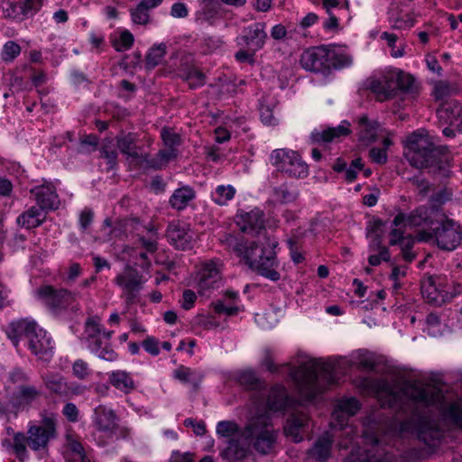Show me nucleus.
I'll return each instance as SVG.
<instances>
[{
  "label": "nucleus",
  "instance_id": "f257e3e1",
  "mask_svg": "<svg viewBox=\"0 0 462 462\" xmlns=\"http://www.w3.org/2000/svg\"><path fill=\"white\" fill-rule=\"evenodd\" d=\"M239 383L249 390L251 403L256 414L248 419L239 435L256 452L267 455L273 452L277 441L278 431L272 423L271 413L284 414L294 404L287 389L282 384L272 387L265 395L263 382H261L252 370L239 373Z\"/></svg>",
  "mask_w": 462,
  "mask_h": 462
},
{
  "label": "nucleus",
  "instance_id": "f03ea898",
  "mask_svg": "<svg viewBox=\"0 0 462 462\" xmlns=\"http://www.w3.org/2000/svg\"><path fill=\"white\" fill-rule=\"evenodd\" d=\"M403 394L412 402L415 411L410 420L401 425L402 431H411L430 448H434L442 437V431L433 419V413L442 414L446 419L462 429V399L445 408L444 395L439 388L420 383H407Z\"/></svg>",
  "mask_w": 462,
  "mask_h": 462
},
{
  "label": "nucleus",
  "instance_id": "7ed1b4c3",
  "mask_svg": "<svg viewBox=\"0 0 462 462\" xmlns=\"http://www.w3.org/2000/svg\"><path fill=\"white\" fill-rule=\"evenodd\" d=\"M99 238L105 242L116 241V238L122 240L128 234H135L139 238L140 245L136 248H125V256L130 258L148 259L153 257V254L158 250L157 234L153 227L143 226L135 218L118 221L115 226L111 225L109 219H106L100 229Z\"/></svg>",
  "mask_w": 462,
  "mask_h": 462
},
{
  "label": "nucleus",
  "instance_id": "20e7f679",
  "mask_svg": "<svg viewBox=\"0 0 462 462\" xmlns=\"http://www.w3.org/2000/svg\"><path fill=\"white\" fill-rule=\"evenodd\" d=\"M337 366L331 362L309 360L291 369L290 376L298 393L306 400H312L327 387L337 383Z\"/></svg>",
  "mask_w": 462,
  "mask_h": 462
},
{
  "label": "nucleus",
  "instance_id": "39448f33",
  "mask_svg": "<svg viewBox=\"0 0 462 462\" xmlns=\"http://www.w3.org/2000/svg\"><path fill=\"white\" fill-rule=\"evenodd\" d=\"M6 333L16 347L20 341H24L32 354L39 359L47 361L52 356L53 341L35 321L22 319L13 322Z\"/></svg>",
  "mask_w": 462,
  "mask_h": 462
},
{
  "label": "nucleus",
  "instance_id": "423d86ee",
  "mask_svg": "<svg viewBox=\"0 0 462 462\" xmlns=\"http://www.w3.org/2000/svg\"><path fill=\"white\" fill-rule=\"evenodd\" d=\"M428 221V208H420L412 212L409 217L399 213L393 218L391 225L390 245H398L405 260H412L417 254L412 251L415 240L411 236H403L402 230L403 226H422Z\"/></svg>",
  "mask_w": 462,
  "mask_h": 462
},
{
  "label": "nucleus",
  "instance_id": "0eeeda50",
  "mask_svg": "<svg viewBox=\"0 0 462 462\" xmlns=\"http://www.w3.org/2000/svg\"><path fill=\"white\" fill-rule=\"evenodd\" d=\"M435 146L424 129H419L405 141V156L416 168L428 167L433 162Z\"/></svg>",
  "mask_w": 462,
  "mask_h": 462
},
{
  "label": "nucleus",
  "instance_id": "6e6552de",
  "mask_svg": "<svg viewBox=\"0 0 462 462\" xmlns=\"http://www.w3.org/2000/svg\"><path fill=\"white\" fill-rule=\"evenodd\" d=\"M271 164L290 178L304 179L309 175V166L293 150L281 148L273 150L269 157Z\"/></svg>",
  "mask_w": 462,
  "mask_h": 462
},
{
  "label": "nucleus",
  "instance_id": "1a4fd4ad",
  "mask_svg": "<svg viewBox=\"0 0 462 462\" xmlns=\"http://www.w3.org/2000/svg\"><path fill=\"white\" fill-rule=\"evenodd\" d=\"M433 221H428L424 226H430L434 231V236L438 246L442 250L452 251L456 249L461 242L462 232L460 226L452 219L446 218L439 226L433 227Z\"/></svg>",
  "mask_w": 462,
  "mask_h": 462
},
{
  "label": "nucleus",
  "instance_id": "9d476101",
  "mask_svg": "<svg viewBox=\"0 0 462 462\" xmlns=\"http://www.w3.org/2000/svg\"><path fill=\"white\" fill-rule=\"evenodd\" d=\"M362 439L371 445V448L352 451L344 462H394L390 454L380 448V439L376 434L366 430Z\"/></svg>",
  "mask_w": 462,
  "mask_h": 462
},
{
  "label": "nucleus",
  "instance_id": "9b49d317",
  "mask_svg": "<svg viewBox=\"0 0 462 462\" xmlns=\"http://www.w3.org/2000/svg\"><path fill=\"white\" fill-rule=\"evenodd\" d=\"M361 387L369 393L374 394L383 405L393 407L400 399L397 385L384 379L365 378L361 382Z\"/></svg>",
  "mask_w": 462,
  "mask_h": 462
},
{
  "label": "nucleus",
  "instance_id": "f8f14e48",
  "mask_svg": "<svg viewBox=\"0 0 462 462\" xmlns=\"http://www.w3.org/2000/svg\"><path fill=\"white\" fill-rule=\"evenodd\" d=\"M56 421L52 417H45L39 425H31L28 429V446L33 450L44 448L51 439L54 438Z\"/></svg>",
  "mask_w": 462,
  "mask_h": 462
},
{
  "label": "nucleus",
  "instance_id": "ddd939ff",
  "mask_svg": "<svg viewBox=\"0 0 462 462\" xmlns=\"http://www.w3.org/2000/svg\"><path fill=\"white\" fill-rule=\"evenodd\" d=\"M385 231V224L380 219H373L366 226V236L369 240L370 255L368 260H389L386 247L382 245V238Z\"/></svg>",
  "mask_w": 462,
  "mask_h": 462
},
{
  "label": "nucleus",
  "instance_id": "4468645a",
  "mask_svg": "<svg viewBox=\"0 0 462 462\" xmlns=\"http://www.w3.org/2000/svg\"><path fill=\"white\" fill-rule=\"evenodd\" d=\"M447 276L429 275L421 281V294L428 302L440 306L447 302Z\"/></svg>",
  "mask_w": 462,
  "mask_h": 462
},
{
  "label": "nucleus",
  "instance_id": "2eb2a0df",
  "mask_svg": "<svg viewBox=\"0 0 462 462\" xmlns=\"http://www.w3.org/2000/svg\"><path fill=\"white\" fill-rule=\"evenodd\" d=\"M276 241L265 238V243L262 246L246 243H237L234 246L236 256L244 258V260H273L275 257Z\"/></svg>",
  "mask_w": 462,
  "mask_h": 462
},
{
  "label": "nucleus",
  "instance_id": "dca6fc26",
  "mask_svg": "<svg viewBox=\"0 0 462 462\" xmlns=\"http://www.w3.org/2000/svg\"><path fill=\"white\" fill-rule=\"evenodd\" d=\"M116 283L123 290V296L127 304L133 303L144 283L143 277L135 269L127 266L115 279Z\"/></svg>",
  "mask_w": 462,
  "mask_h": 462
},
{
  "label": "nucleus",
  "instance_id": "f3484780",
  "mask_svg": "<svg viewBox=\"0 0 462 462\" xmlns=\"http://www.w3.org/2000/svg\"><path fill=\"white\" fill-rule=\"evenodd\" d=\"M220 283L221 275L214 262L205 263L188 282V285H195L200 294L218 288Z\"/></svg>",
  "mask_w": 462,
  "mask_h": 462
},
{
  "label": "nucleus",
  "instance_id": "a211bd4d",
  "mask_svg": "<svg viewBox=\"0 0 462 462\" xmlns=\"http://www.w3.org/2000/svg\"><path fill=\"white\" fill-rule=\"evenodd\" d=\"M35 297L51 309H62L75 300V295L66 290H56L51 285H43L34 291Z\"/></svg>",
  "mask_w": 462,
  "mask_h": 462
},
{
  "label": "nucleus",
  "instance_id": "6ab92c4d",
  "mask_svg": "<svg viewBox=\"0 0 462 462\" xmlns=\"http://www.w3.org/2000/svg\"><path fill=\"white\" fill-rule=\"evenodd\" d=\"M359 409L360 403L356 398H345L339 400L332 413L334 420V421H332L333 426L345 429L346 434L352 433V427L345 428V426H347L349 417L355 415Z\"/></svg>",
  "mask_w": 462,
  "mask_h": 462
},
{
  "label": "nucleus",
  "instance_id": "aec40b11",
  "mask_svg": "<svg viewBox=\"0 0 462 462\" xmlns=\"http://www.w3.org/2000/svg\"><path fill=\"white\" fill-rule=\"evenodd\" d=\"M161 136L165 148L161 150L157 155L154 167L161 169L178 155L177 147L180 145V136L171 129L163 128Z\"/></svg>",
  "mask_w": 462,
  "mask_h": 462
},
{
  "label": "nucleus",
  "instance_id": "412c9836",
  "mask_svg": "<svg viewBox=\"0 0 462 462\" xmlns=\"http://www.w3.org/2000/svg\"><path fill=\"white\" fill-rule=\"evenodd\" d=\"M118 418L116 412L105 405H99L94 410L93 425L96 430L106 437H111L117 430Z\"/></svg>",
  "mask_w": 462,
  "mask_h": 462
},
{
  "label": "nucleus",
  "instance_id": "4be33fe9",
  "mask_svg": "<svg viewBox=\"0 0 462 462\" xmlns=\"http://www.w3.org/2000/svg\"><path fill=\"white\" fill-rule=\"evenodd\" d=\"M236 223L243 233L259 236L264 228L263 213L259 208L239 212L236 216Z\"/></svg>",
  "mask_w": 462,
  "mask_h": 462
},
{
  "label": "nucleus",
  "instance_id": "5701e85b",
  "mask_svg": "<svg viewBox=\"0 0 462 462\" xmlns=\"http://www.w3.org/2000/svg\"><path fill=\"white\" fill-rule=\"evenodd\" d=\"M310 422V417L306 413L295 411L286 420L284 434L294 442H300L308 432Z\"/></svg>",
  "mask_w": 462,
  "mask_h": 462
},
{
  "label": "nucleus",
  "instance_id": "b1692460",
  "mask_svg": "<svg viewBox=\"0 0 462 462\" xmlns=\"http://www.w3.org/2000/svg\"><path fill=\"white\" fill-rule=\"evenodd\" d=\"M37 205L42 209L56 210L60 205V200L56 192V188L51 182H44L34 187L32 190Z\"/></svg>",
  "mask_w": 462,
  "mask_h": 462
},
{
  "label": "nucleus",
  "instance_id": "393cba45",
  "mask_svg": "<svg viewBox=\"0 0 462 462\" xmlns=\"http://www.w3.org/2000/svg\"><path fill=\"white\" fill-rule=\"evenodd\" d=\"M113 331H109L102 327L98 317H91L87 319L84 330V339L88 343V347L99 344L103 340L109 341Z\"/></svg>",
  "mask_w": 462,
  "mask_h": 462
},
{
  "label": "nucleus",
  "instance_id": "a878e982",
  "mask_svg": "<svg viewBox=\"0 0 462 462\" xmlns=\"http://www.w3.org/2000/svg\"><path fill=\"white\" fill-rule=\"evenodd\" d=\"M301 66L310 71L328 69V52L325 46H319L303 52L300 58Z\"/></svg>",
  "mask_w": 462,
  "mask_h": 462
},
{
  "label": "nucleus",
  "instance_id": "bb28decb",
  "mask_svg": "<svg viewBox=\"0 0 462 462\" xmlns=\"http://www.w3.org/2000/svg\"><path fill=\"white\" fill-rule=\"evenodd\" d=\"M264 28L265 24L263 23H255L245 27L243 35L238 38V43L241 44V41H243L252 52L262 49L267 38Z\"/></svg>",
  "mask_w": 462,
  "mask_h": 462
},
{
  "label": "nucleus",
  "instance_id": "cd10ccee",
  "mask_svg": "<svg viewBox=\"0 0 462 462\" xmlns=\"http://www.w3.org/2000/svg\"><path fill=\"white\" fill-rule=\"evenodd\" d=\"M166 236L173 246L181 250L189 248L192 240L190 231L184 224L179 222L169 225Z\"/></svg>",
  "mask_w": 462,
  "mask_h": 462
},
{
  "label": "nucleus",
  "instance_id": "c85d7f7f",
  "mask_svg": "<svg viewBox=\"0 0 462 462\" xmlns=\"http://www.w3.org/2000/svg\"><path fill=\"white\" fill-rule=\"evenodd\" d=\"M332 442L333 439L328 433L319 438L313 447L308 450L306 462H326L330 456Z\"/></svg>",
  "mask_w": 462,
  "mask_h": 462
},
{
  "label": "nucleus",
  "instance_id": "c756f323",
  "mask_svg": "<svg viewBox=\"0 0 462 462\" xmlns=\"http://www.w3.org/2000/svg\"><path fill=\"white\" fill-rule=\"evenodd\" d=\"M42 396V391L32 384H21L17 387L16 391L13 393L12 400L14 405L21 407H28L32 402H36Z\"/></svg>",
  "mask_w": 462,
  "mask_h": 462
},
{
  "label": "nucleus",
  "instance_id": "7c9ffc66",
  "mask_svg": "<svg viewBox=\"0 0 462 462\" xmlns=\"http://www.w3.org/2000/svg\"><path fill=\"white\" fill-rule=\"evenodd\" d=\"M349 123L347 121H343L337 127H328L326 129H316L311 134V138L314 142L317 143H328L335 140H339L342 137H345L349 134Z\"/></svg>",
  "mask_w": 462,
  "mask_h": 462
},
{
  "label": "nucleus",
  "instance_id": "2f4dec72",
  "mask_svg": "<svg viewBox=\"0 0 462 462\" xmlns=\"http://www.w3.org/2000/svg\"><path fill=\"white\" fill-rule=\"evenodd\" d=\"M42 381L51 392L59 395L79 394L82 392L80 386H69L64 378L60 374H45L42 376Z\"/></svg>",
  "mask_w": 462,
  "mask_h": 462
},
{
  "label": "nucleus",
  "instance_id": "473e14b6",
  "mask_svg": "<svg viewBox=\"0 0 462 462\" xmlns=\"http://www.w3.org/2000/svg\"><path fill=\"white\" fill-rule=\"evenodd\" d=\"M325 49L328 52V69L344 68L352 63V59L344 47L328 45Z\"/></svg>",
  "mask_w": 462,
  "mask_h": 462
},
{
  "label": "nucleus",
  "instance_id": "72a5a7b5",
  "mask_svg": "<svg viewBox=\"0 0 462 462\" xmlns=\"http://www.w3.org/2000/svg\"><path fill=\"white\" fill-rule=\"evenodd\" d=\"M359 139L364 143L368 144L375 140L377 136H383L384 131L381 129L380 125L375 121H369L367 118L363 117L358 125Z\"/></svg>",
  "mask_w": 462,
  "mask_h": 462
},
{
  "label": "nucleus",
  "instance_id": "f704fd0d",
  "mask_svg": "<svg viewBox=\"0 0 462 462\" xmlns=\"http://www.w3.org/2000/svg\"><path fill=\"white\" fill-rule=\"evenodd\" d=\"M173 377L184 384L197 389L204 377L202 372L198 369H192L184 365L177 367L173 373Z\"/></svg>",
  "mask_w": 462,
  "mask_h": 462
},
{
  "label": "nucleus",
  "instance_id": "c9c22d12",
  "mask_svg": "<svg viewBox=\"0 0 462 462\" xmlns=\"http://www.w3.org/2000/svg\"><path fill=\"white\" fill-rule=\"evenodd\" d=\"M45 209L40 207H31L17 218V223L27 229L39 226L45 219Z\"/></svg>",
  "mask_w": 462,
  "mask_h": 462
},
{
  "label": "nucleus",
  "instance_id": "e433bc0d",
  "mask_svg": "<svg viewBox=\"0 0 462 462\" xmlns=\"http://www.w3.org/2000/svg\"><path fill=\"white\" fill-rule=\"evenodd\" d=\"M248 268L257 274L276 282L281 275L278 272V262H245Z\"/></svg>",
  "mask_w": 462,
  "mask_h": 462
},
{
  "label": "nucleus",
  "instance_id": "4c0bfd02",
  "mask_svg": "<svg viewBox=\"0 0 462 462\" xmlns=\"http://www.w3.org/2000/svg\"><path fill=\"white\" fill-rule=\"evenodd\" d=\"M108 380L115 388L125 393H129L135 388V383L131 374L123 370L110 373Z\"/></svg>",
  "mask_w": 462,
  "mask_h": 462
},
{
  "label": "nucleus",
  "instance_id": "58836bf2",
  "mask_svg": "<svg viewBox=\"0 0 462 462\" xmlns=\"http://www.w3.org/2000/svg\"><path fill=\"white\" fill-rule=\"evenodd\" d=\"M440 118H445L450 126L462 133V104L453 103L439 111Z\"/></svg>",
  "mask_w": 462,
  "mask_h": 462
},
{
  "label": "nucleus",
  "instance_id": "ea45409f",
  "mask_svg": "<svg viewBox=\"0 0 462 462\" xmlns=\"http://www.w3.org/2000/svg\"><path fill=\"white\" fill-rule=\"evenodd\" d=\"M195 198V191L189 186H182L173 192L170 199V204L178 210L185 208Z\"/></svg>",
  "mask_w": 462,
  "mask_h": 462
},
{
  "label": "nucleus",
  "instance_id": "a19ab883",
  "mask_svg": "<svg viewBox=\"0 0 462 462\" xmlns=\"http://www.w3.org/2000/svg\"><path fill=\"white\" fill-rule=\"evenodd\" d=\"M275 102L269 97H263L260 101V118L266 125H275L278 123L277 118L273 115Z\"/></svg>",
  "mask_w": 462,
  "mask_h": 462
},
{
  "label": "nucleus",
  "instance_id": "79ce46f5",
  "mask_svg": "<svg viewBox=\"0 0 462 462\" xmlns=\"http://www.w3.org/2000/svg\"><path fill=\"white\" fill-rule=\"evenodd\" d=\"M66 447L71 451L75 462H90L85 454L79 439L76 435L72 433L66 435Z\"/></svg>",
  "mask_w": 462,
  "mask_h": 462
},
{
  "label": "nucleus",
  "instance_id": "37998d69",
  "mask_svg": "<svg viewBox=\"0 0 462 462\" xmlns=\"http://www.w3.org/2000/svg\"><path fill=\"white\" fill-rule=\"evenodd\" d=\"M235 194L236 189L232 185H218L211 193V198L216 204L224 206L233 199Z\"/></svg>",
  "mask_w": 462,
  "mask_h": 462
},
{
  "label": "nucleus",
  "instance_id": "c03bdc74",
  "mask_svg": "<svg viewBox=\"0 0 462 462\" xmlns=\"http://www.w3.org/2000/svg\"><path fill=\"white\" fill-rule=\"evenodd\" d=\"M383 148L374 147L370 150L371 160L379 164H383L387 162V149L392 145L393 142L390 135L387 134L383 137Z\"/></svg>",
  "mask_w": 462,
  "mask_h": 462
},
{
  "label": "nucleus",
  "instance_id": "a18cd8bd",
  "mask_svg": "<svg viewBox=\"0 0 462 462\" xmlns=\"http://www.w3.org/2000/svg\"><path fill=\"white\" fill-rule=\"evenodd\" d=\"M134 143L135 136L133 134H128L118 137L117 146L122 153L126 154L128 157L136 158L138 154Z\"/></svg>",
  "mask_w": 462,
  "mask_h": 462
},
{
  "label": "nucleus",
  "instance_id": "49530a36",
  "mask_svg": "<svg viewBox=\"0 0 462 462\" xmlns=\"http://www.w3.org/2000/svg\"><path fill=\"white\" fill-rule=\"evenodd\" d=\"M166 54V45L163 43L158 44L151 48L146 56V66L149 69L154 68L159 65Z\"/></svg>",
  "mask_w": 462,
  "mask_h": 462
},
{
  "label": "nucleus",
  "instance_id": "de8ad7c7",
  "mask_svg": "<svg viewBox=\"0 0 462 462\" xmlns=\"http://www.w3.org/2000/svg\"><path fill=\"white\" fill-rule=\"evenodd\" d=\"M112 42L117 51H125L133 45L134 36L129 31L123 30L118 35H115Z\"/></svg>",
  "mask_w": 462,
  "mask_h": 462
},
{
  "label": "nucleus",
  "instance_id": "09e8293b",
  "mask_svg": "<svg viewBox=\"0 0 462 462\" xmlns=\"http://www.w3.org/2000/svg\"><path fill=\"white\" fill-rule=\"evenodd\" d=\"M387 86L382 76L378 79H373L369 82V88L376 95L379 100H384L393 95Z\"/></svg>",
  "mask_w": 462,
  "mask_h": 462
},
{
  "label": "nucleus",
  "instance_id": "8fccbe9b",
  "mask_svg": "<svg viewBox=\"0 0 462 462\" xmlns=\"http://www.w3.org/2000/svg\"><path fill=\"white\" fill-rule=\"evenodd\" d=\"M443 325L440 321L439 317L435 313H430L426 319V328L428 335L431 337H439L442 335Z\"/></svg>",
  "mask_w": 462,
  "mask_h": 462
},
{
  "label": "nucleus",
  "instance_id": "3c124183",
  "mask_svg": "<svg viewBox=\"0 0 462 462\" xmlns=\"http://www.w3.org/2000/svg\"><path fill=\"white\" fill-rule=\"evenodd\" d=\"M108 341L103 340L99 344L92 346L90 350L95 353L99 358L106 361H115L117 357L116 353L106 343Z\"/></svg>",
  "mask_w": 462,
  "mask_h": 462
},
{
  "label": "nucleus",
  "instance_id": "603ef678",
  "mask_svg": "<svg viewBox=\"0 0 462 462\" xmlns=\"http://www.w3.org/2000/svg\"><path fill=\"white\" fill-rule=\"evenodd\" d=\"M392 271L390 279L393 281V288L397 291L401 287V280L403 279L408 271V266L405 263L402 264H392Z\"/></svg>",
  "mask_w": 462,
  "mask_h": 462
},
{
  "label": "nucleus",
  "instance_id": "864d4df0",
  "mask_svg": "<svg viewBox=\"0 0 462 462\" xmlns=\"http://www.w3.org/2000/svg\"><path fill=\"white\" fill-rule=\"evenodd\" d=\"M21 53V47L14 41H8L5 43L1 56L4 61L11 62Z\"/></svg>",
  "mask_w": 462,
  "mask_h": 462
},
{
  "label": "nucleus",
  "instance_id": "5fc2aeb1",
  "mask_svg": "<svg viewBox=\"0 0 462 462\" xmlns=\"http://www.w3.org/2000/svg\"><path fill=\"white\" fill-rule=\"evenodd\" d=\"M184 80L188 82L190 88H199L205 83L204 74L195 68L189 69L187 72L182 75Z\"/></svg>",
  "mask_w": 462,
  "mask_h": 462
},
{
  "label": "nucleus",
  "instance_id": "6e6d98bb",
  "mask_svg": "<svg viewBox=\"0 0 462 462\" xmlns=\"http://www.w3.org/2000/svg\"><path fill=\"white\" fill-rule=\"evenodd\" d=\"M231 459L237 460L245 457L248 454V447L241 446L237 441L232 439L226 450Z\"/></svg>",
  "mask_w": 462,
  "mask_h": 462
},
{
  "label": "nucleus",
  "instance_id": "4d7b16f0",
  "mask_svg": "<svg viewBox=\"0 0 462 462\" xmlns=\"http://www.w3.org/2000/svg\"><path fill=\"white\" fill-rule=\"evenodd\" d=\"M26 444H28V436L26 437L23 433L14 435L13 448L19 459H22L26 454Z\"/></svg>",
  "mask_w": 462,
  "mask_h": 462
},
{
  "label": "nucleus",
  "instance_id": "13d9d810",
  "mask_svg": "<svg viewBox=\"0 0 462 462\" xmlns=\"http://www.w3.org/2000/svg\"><path fill=\"white\" fill-rule=\"evenodd\" d=\"M238 431V425L234 421L222 420L217 425V433L222 437H231Z\"/></svg>",
  "mask_w": 462,
  "mask_h": 462
},
{
  "label": "nucleus",
  "instance_id": "bf43d9fd",
  "mask_svg": "<svg viewBox=\"0 0 462 462\" xmlns=\"http://www.w3.org/2000/svg\"><path fill=\"white\" fill-rule=\"evenodd\" d=\"M149 9L143 6L141 3L132 10L131 17L136 24H145L149 21Z\"/></svg>",
  "mask_w": 462,
  "mask_h": 462
},
{
  "label": "nucleus",
  "instance_id": "052dcab7",
  "mask_svg": "<svg viewBox=\"0 0 462 462\" xmlns=\"http://www.w3.org/2000/svg\"><path fill=\"white\" fill-rule=\"evenodd\" d=\"M384 79V82L388 88H390L392 94L398 89V69H390L384 71L382 75Z\"/></svg>",
  "mask_w": 462,
  "mask_h": 462
},
{
  "label": "nucleus",
  "instance_id": "680f3d73",
  "mask_svg": "<svg viewBox=\"0 0 462 462\" xmlns=\"http://www.w3.org/2000/svg\"><path fill=\"white\" fill-rule=\"evenodd\" d=\"M72 371L73 374L79 379H86L91 374V370L89 369L88 364L81 359L74 362Z\"/></svg>",
  "mask_w": 462,
  "mask_h": 462
},
{
  "label": "nucleus",
  "instance_id": "e2e57ef3",
  "mask_svg": "<svg viewBox=\"0 0 462 462\" xmlns=\"http://www.w3.org/2000/svg\"><path fill=\"white\" fill-rule=\"evenodd\" d=\"M398 89L402 91H411L415 83L414 78L407 73L398 69Z\"/></svg>",
  "mask_w": 462,
  "mask_h": 462
},
{
  "label": "nucleus",
  "instance_id": "0e129e2a",
  "mask_svg": "<svg viewBox=\"0 0 462 462\" xmlns=\"http://www.w3.org/2000/svg\"><path fill=\"white\" fill-rule=\"evenodd\" d=\"M143 347L152 356H158L160 354V341L154 337H147L143 341Z\"/></svg>",
  "mask_w": 462,
  "mask_h": 462
},
{
  "label": "nucleus",
  "instance_id": "69168bd1",
  "mask_svg": "<svg viewBox=\"0 0 462 462\" xmlns=\"http://www.w3.org/2000/svg\"><path fill=\"white\" fill-rule=\"evenodd\" d=\"M363 164L361 159H356L352 162L349 167H346L344 173L345 178L348 182H352L356 178L358 171L362 170Z\"/></svg>",
  "mask_w": 462,
  "mask_h": 462
},
{
  "label": "nucleus",
  "instance_id": "338daca9",
  "mask_svg": "<svg viewBox=\"0 0 462 462\" xmlns=\"http://www.w3.org/2000/svg\"><path fill=\"white\" fill-rule=\"evenodd\" d=\"M9 381L13 383H18L21 384H26V383L29 381L28 374L21 368H14L9 373Z\"/></svg>",
  "mask_w": 462,
  "mask_h": 462
},
{
  "label": "nucleus",
  "instance_id": "774afa93",
  "mask_svg": "<svg viewBox=\"0 0 462 462\" xmlns=\"http://www.w3.org/2000/svg\"><path fill=\"white\" fill-rule=\"evenodd\" d=\"M391 23L395 29H409L414 25L415 20L411 15L406 14L402 18H392Z\"/></svg>",
  "mask_w": 462,
  "mask_h": 462
}]
</instances>
